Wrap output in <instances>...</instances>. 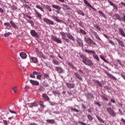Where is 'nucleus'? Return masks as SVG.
Here are the masks:
<instances>
[{"instance_id":"obj_1","label":"nucleus","mask_w":125,"mask_h":125,"mask_svg":"<svg viewBox=\"0 0 125 125\" xmlns=\"http://www.w3.org/2000/svg\"><path fill=\"white\" fill-rule=\"evenodd\" d=\"M80 58L81 59H83L82 62L87 66H93V62H91V61L89 60V59L86 58L85 55L82 54L80 55Z\"/></svg>"},{"instance_id":"obj_2","label":"nucleus","mask_w":125,"mask_h":125,"mask_svg":"<svg viewBox=\"0 0 125 125\" xmlns=\"http://www.w3.org/2000/svg\"><path fill=\"white\" fill-rule=\"evenodd\" d=\"M84 52H86V53H88V54H93L94 58H95L97 60V61H98V62H99V57H98V56H97V55L95 54V51L85 49L84 50Z\"/></svg>"},{"instance_id":"obj_3","label":"nucleus","mask_w":125,"mask_h":125,"mask_svg":"<svg viewBox=\"0 0 125 125\" xmlns=\"http://www.w3.org/2000/svg\"><path fill=\"white\" fill-rule=\"evenodd\" d=\"M106 111L108 112V114L112 117H116V112L114 111V109H112L111 107H107L106 108Z\"/></svg>"},{"instance_id":"obj_4","label":"nucleus","mask_w":125,"mask_h":125,"mask_svg":"<svg viewBox=\"0 0 125 125\" xmlns=\"http://www.w3.org/2000/svg\"><path fill=\"white\" fill-rule=\"evenodd\" d=\"M55 70L59 74H64V73H65L64 69H63V68H62L61 66H56L55 67Z\"/></svg>"},{"instance_id":"obj_5","label":"nucleus","mask_w":125,"mask_h":125,"mask_svg":"<svg viewBox=\"0 0 125 125\" xmlns=\"http://www.w3.org/2000/svg\"><path fill=\"white\" fill-rule=\"evenodd\" d=\"M43 21L48 25H54V22L53 21L46 18H43Z\"/></svg>"},{"instance_id":"obj_6","label":"nucleus","mask_w":125,"mask_h":125,"mask_svg":"<svg viewBox=\"0 0 125 125\" xmlns=\"http://www.w3.org/2000/svg\"><path fill=\"white\" fill-rule=\"evenodd\" d=\"M51 39L54 42H57L58 43H62V41L55 36H52L51 37Z\"/></svg>"},{"instance_id":"obj_7","label":"nucleus","mask_w":125,"mask_h":125,"mask_svg":"<svg viewBox=\"0 0 125 125\" xmlns=\"http://www.w3.org/2000/svg\"><path fill=\"white\" fill-rule=\"evenodd\" d=\"M76 42H77L78 46H80V47H83V40L79 38L76 40Z\"/></svg>"},{"instance_id":"obj_8","label":"nucleus","mask_w":125,"mask_h":125,"mask_svg":"<svg viewBox=\"0 0 125 125\" xmlns=\"http://www.w3.org/2000/svg\"><path fill=\"white\" fill-rule=\"evenodd\" d=\"M112 19L114 20H119V21H122V18L119 14H115V15L112 16Z\"/></svg>"},{"instance_id":"obj_9","label":"nucleus","mask_w":125,"mask_h":125,"mask_svg":"<svg viewBox=\"0 0 125 125\" xmlns=\"http://www.w3.org/2000/svg\"><path fill=\"white\" fill-rule=\"evenodd\" d=\"M84 40L86 43H88V44L91 45V42H92V39H91V38L85 37Z\"/></svg>"},{"instance_id":"obj_10","label":"nucleus","mask_w":125,"mask_h":125,"mask_svg":"<svg viewBox=\"0 0 125 125\" xmlns=\"http://www.w3.org/2000/svg\"><path fill=\"white\" fill-rule=\"evenodd\" d=\"M84 3L87 5V6H89V7H90L93 9V10H94V11H96V9H95L94 7H92L90 3H88V1L87 0H83Z\"/></svg>"},{"instance_id":"obj_11","label":"nucleus","mask_w":125,"mask_h":125,"mask_svg":"<svg viewBox=\"0 0 125 125\" xmlns=\"http://www.w3.org/2000/svg\"><path fill=\"white\" fill-rule=\"evenodd\" d=\"M30 34L32 37L34 38H39V34L36 32V31L32 30L30 31Z\"/></svg>"},{"instance_id":"obj_12","label":"nucleus","mask_w":125,"mask_h":125,"mask_svg":"<svg viewBox=\"0 0 125 125\" xmlns=\"http://www.w3.org/2000/svg\"><path fill=\"white\" fill-rule=\"evenodd\" d=\"M66 37L69 39V40H70L71 41H73V42H75V38L71 35L69 33H66Z\"/></svg>"},{"instance_id":"obj_13","label":"nucleus","mask_w":125,"mask_h":125,"mask_svg":"<svg viewBox=\"0 0 125 125\" xmlns=\"http://www.w3.org/2000/svg\"><path fill=\"white\" fill-rule=\"evenodd\" d=\"M29 81L31 84H33V85H40V83L37 81L30 80Z\"/></svg>"},{"instance_id":"obj_14","label":"nucleus","mask_w":125,"mask_h":125,"mask_svg":"<svg viewBox=\"0 0 125 125\" xmlns=\"http://www.w3.org/2000/svg\"><path fill=\"white\" fill-rule=\"evenodd\" d=\"M35 75H41V73L37 71H34L32 74H30V78H32V79H35L36 78Z\"/></svg>"},{"instance_id":"obj_15","label":"nucleus","mask_w":125,"mask_h":125,"mask_svg":"<svg viewBox=\"0 0 125 125\" xmlns=\"http://www.w3.org/2000/svg\"><path fill=\"white\" fill-rule=\"evenodd\" d=\"M118 31L119 32V34L122 36V37H124L125 38V31H124V30H123L122 28H119Z\"/></svg>"},{"instance_id":"obj_16","label":"nucleus","mask_w":125,"mask_h":125,"mask_svg":"<svg viewBox=\"0 0 125 125\" xmlns=\"http://www.w3.org/2000/svg\"><path fill=\"white\" fill-rule=\"evenodd\" d=\"M37 55L40 58H42L43 59H46V57H45V56H44V55H43V54H42V52H38Z\"/></svg>"},{"instance_id":"obj_17","label":"nucleus","mask_w":125,"mask_h":125,"mask_svg":"<svg viewBox=\"0 0 125 125\" xmlns=\"http://www.w3.org/2000/svg\"><path fill=\"white\" fill-rule=\"evenodd\" d=\"M115 40H116L118 43H119L120 45H121L122 47H125V44H124V42L123 41L117 38H115Z\"/></svg>"},{"instance_id":"obj_18","label":"nucleus","mask_w":125,"mask_h":125,"mask_svg":"<svg viewBox=\"0 0 125 125\" xmlns=\"http://www.w3.org/2000/svg\"><path fill=\"white\" fill-rule=\"evenodd\" d=\"M20 55L22 59H26L27 58V54L24 52L20 53Z\"/></svg>"},{"instance_id":"obj_19","label":"nucleus","mask_w":125,"mask_h":125,"mask_svg":"<svg viewBox=\"0 0 125 125\" xmlns=\"http://www.w3.org/2000/svg\"><path fill=\"white\" fill-rule=\"evenodd\" d=\"M35 17H37V18H40V19H42V14L40 13L39 12L37 11V10H35Z\"/></svg>"},{"instance_id":"obj_20","label":"nucleus","mask_w":125,"mask_h":125,"mask_svg":"<svg viewBox=\"0 0 125 125\" xmlns=\"http://www.w3.org/2000/svg\"><path fill=\"white\" fill-rule=\"evenodd\" d=\"M66 86L68 88H74V87H75V84L74 83H66Z\"/></svg>"},{"instance_id":"obj_21","label":"nucleus","mask_w":125,"mask_h":125,"mask_svg":"<svg viewBox=\"0 0 125 125\" xmlns=\"http://www.w3.org/2000/svg\"><path fill=\"white\" fill-rule=\"evenodd\" d=\"M74 76L77 78V79H78L79 81H83V78L81 77V75L79 74L78 73H74Z\"/></svg>"},{"instance_id":"obj_22","label":"nucleus","mask_w":125,"mask_h":125,"mask_svg":"<svg viewBox=\"0 0 125 125\" xmlns=\"http://www.w3.org/2000/svg\"><path fill=\"white\" fill-rule=\"evenodd\" d=\"M46 122H47L48 124H51V125H54V124H55V120L54 119H48L46 120Z\"/></svg>"},{"instance_id":"obj_23","label":"nucleus","mask_w":125,"mask_h":125,"mask_svg":"<svg viewBox=\"0 0 125 125\" xmlns=\"http://www.w3.org/2000/svg\"><path fill=\"white\" fill-rule=\"evenodd\" d=\"M42 97L47 101H49V97H48V96L46 95L45 93H43L42 94Z\"/></svg>"},{"instance_id":"obj_24","label":"nucleus","mask_w":125,"mask_h":125,"mask_svg":"<svg viewBox=\"0 0 125 125\" xmlns=\"http://www.w3.org/2000/svg\"><path fill=\"white\" fill-rule=\"evenodd\" d=\"M17 86H14L12 87V90H13L14 93H15V94H16V93H17V92H18V89H17Z\"/></svg>"},{"instance_id":"obj_25","label":"nucleus","mask_w":125,"mask_h":125,"mask_svg":"<svg viewBox=\"0 0 125 125\" xmlns=\"http://www.w3.org/2000/svg\"><path fill=\"white\" fill-rule=\"evenodd\" d=\"M52 18L54 19V20H55V21H56L59 23H62V22H63L62 20L58 19V18H57L56 16H53Z\"/></svg>"},{"instance_id":"obj_26","label":"nucleus","mask_w":125,"mask_h":125,"mask_svg":"<svg viewBox=\"0 0 125 125\" xmlns=\"http://www.w3.org/2000/svg\"><path fill=\"white\" fill-rule=\"evenodd\" d=\"M28 106L30 107V108H33V107H38V104H37L36 103H33L29 104Z\"/></svg>"},{"instance_id":"obj_27","label":"nucleus","mask_w":125,"mask_h":125,"mask_svg":"<svg viewBox=\"0 0 125 125\" xmlns=\"http://www.w3.org/2000/svg\"><path fill=\"white\" fill-rule=\"evenodd\" d=\"M87 99H91L93 97V95L91 93H88L86 94Z\"/></svg>"},{"instance_id":"obj_28","label":"nucleus","mask_w":125,"mask_h":125,"mask_svg":"<svg viewBox=\"0 0 125 125\" xmlns=\"http://www.w3.org/2000/svg\"><path fill=\"white\" fill-rule=\"evenodd\" d=\"M10 23L11 25L14 28V29H18V27H17V25H16V24L14 23L13 21H10Z\"/></svg>"},{"instance_id":"obj_29","label":"nucleus","mask_w":125,"mask_h":125,"mask_svg":"<svg viewBox=\"0 0 125 125\" xmlns=\"http://www.w3.org/2000/svg\"><path fill=\"white\" fill-rule=\"evenodd\" d=\"M52 6L53 8H55V9H57V10H60L61 9V7H60L59 5L53 4Z\"/></svg>"},{"instance_id":"obj_30","label":"nucleus","mask_w":125,"mask_h":125,"mask_svg":"<svg viewBox=\"0 0 125 125\" xmlns=\"http://www.w3.org/2000/svg\"><path fill=\"white\" fill-rule=\"evenodd\" d=\"M30 59L32 60L33 63H38V59H37V58L31 57Z\"/></svg>"},{"instance_id":"obj_31","label":"nucleus","mask_w":125,"mask_h":125,"mask_svg":"<svg viewBox=\"0 0 125 125\" xmlns=\"http://www.w3.org/2000/svg\"><path fill=\"white\" fill-rule=\"evenodd\" d=\"M107 76L110 79H112V80H114V81H117V78H116L113 75L109 73Z\"/></svg>"},{"instance_id":"obj_32","label":"nucleus","mask_w":125,"mask_h":125,"mask_svg":"<svg viewBox=\"0 0 125 125\" xmlns=\"http://www.w3.org/2000/svg\"><path fill=\"white\" fill-rule=\"evenodd\" d=\"M107 76L110 79H112V80H114V81H117V78H116L113 75L109 73Z\"/></svg>"},{"instance_id":"obj_33","label":"nucleus","mask_w":125,"mask_h":125,"mask_svg":"<svg viewBox=\"0 0 125 125\" xmlns=\"http://www.w3.org/2000/svg\"><path fill=\"white\" fill-rule=\"evenodd\" d=\"M94 82L95 83H96L98 86H102V84H101V83H100V82L98 80H94Z\"/></svg>"},{"instance_id":"obj_34","label":"nucleus","mask_w":125,"mask_h":125,"mask_svg":"<svg viewBox=\"0 0 125 125\" xmlns=\"http://www.w3.org/2000/svg\"><path fill=\"white\" fill-rule=\"evenodd\" d=\"M60 35H61L62 40H64L65 39L66 33H65V32H60Z\"/></svg>"},{"instance_id":"obj_35","label":"nucleus","mask_w":125,"mask_h":125,"mask_svg":"<svg viewBox=\"0 0 125 125\" xmlns=\"http://www.w3.org/2000/svg\"><path fill=\"white\" fill-rule=\"evenodd\" d=\"M98 13H99V14L101 15V16H102V17H104V18H106V15H105V14H104V13L102 12V11L99 10L98 11Z\"/></svg>"},{"instance_id":"obj_36","label":"nucleus","mask_w":125,"mask_h":125,"mask_svg":"<svg viewBox=\"0 0 125 125\" xmlns=\"http://www.w3.org/2000/svg\"><path fill=\"white\" fill-rule=\"evenodd\" d=\"M96 118L98 120V121H99V122H100V123H103V124H104V120H103V119H102L101 118H100V117H99L98 116H96Z\"/></svg>"},{"instance_id":"obj_37","label":"nucleus","mask_w":125,"mask_h":125,"mask_svg":"<svg viewBox=\"0 0 125 125\" xmlns=\"http://www.w3.org/2000/svg\"><path fill=\"white\" fill-rule=\"evenodd\" d=\"M87 117L89 121H90L91 122L93 120V118L91 115H90V114H88Z\"/></svg>"},{"instance_id":"obj_38","label":"nucleus","mask_w":125,"mask_h":125,"mask_svg":"<svg viewBox=\"0 0 125 125\" xmlns=\"http://www.w3.org/2000/svg\"><path fill=\"white\" fill-rule=\"evenodd\" d=\"M36 8H38V9H40V10H41V11H42L43 12L44 11L43 10V9H42V6H41L40 5H37Z\"/></svg>"},{"instance_id":"obj_39","label":"nucleus","mask_w":125,"mask_h":125,"mask_svg":"<svg viewBox=\"0 0 125 125\" xmlns=\"http://www.w3.org/2000/svg\"><path fill=\"white\" fill-rule=\"evenodd\" d=\"M12 33L10 32H7L6 33L4 34V37H5V38H6L7 37H9L10 36V35H11Z\"/></svg>"},{"instance_id":"obj_40","label":"nucleus","mask_w":125,"mask_h":125,"mask_svg":"<svg viewBox=\"0 0 125 125\" xmlns=\"http://www.w3.org/2000/svg\"><path fill=\"white\" fill-rule=\"evenodd\" d=\"M80 32L81 34H82V35H86V32L84 30H83L82 29H81L80 30Z\"/></svg>"},{"instance_id":"obj_41","label":"nucleus","mask_w":125,"mask_h":125,"mask_svg":"<svg viewBox=\"0 0 125 125\" xmlns=\"http://www.w3.org/2000/svg\"><path fill=\"white\" fill-rule=\"evenodd\" d=\"M100 58H101V59H102L103 61H104L105 63H108V61H107L106 59H105V58L102 55L100 56Z\"/></svg>"},{"instance_id":"obj_42","label":"nucleus","mask_w":125,"mask_h":125,"mask_svg":"<svg viewBox=\"0 0 125 125\" xmlns=\"http://www.w3.org/2000/svg\"><path fill=\"white\" fill-rule=\"evenodd\" d=\"M94 26L97 30H98V31H101V28H100L99 26H98L97 24H94Z\"/></svg>"},{"instance_id":"obj_43","label":"nucleus","mask_w":125,"mask_h":125,"mask_svg":"<svg viewBox=\"0 0 125 125\" xmlns=\"http://www.w3.org/2000/svg\"><path fill=\"white\" fill-rule=\"evenodd\" d=\"M53 62L55 65H59V62L56 60H53Z\"/></svg>"},{"instance_id":"obj_44","label":"nucleus","mask_w":125,"mask_h":125,"mask_svg":"<svg viewBox=\"0 0 125 125\" xmlns=\"http://www.w3.org/2000/svg\"><path fill=\"white\" fill-rule=\"evenodd\" d=\"M102 98H103L104 100H105V101H108V98H107V97L104 95L102 96Z\"/></svg>"},{"instance_id":"obj_45","label":"nucleus","mask_w":125,"mask_h":125,"mask_svg":"<svg viewBox=\"0 0 125 125\" xmlns=\"http://www.w3.org/2000/svg\"><path fill=\"white\" fill-rule=\"evenodd\" d=\"M78 14H80V15H82V16H84V13L82 11H78Z\"/></svg>"},{"instance_id":"obj_46","label":"nucleus","mask_w":125,"mask_h":125,"mask_svg":"<svg viewBox=\"0 0 125 125\" xmlns=\"http://www.w3.org/2000/svg\"><path fill=\"white\" fill-rule=\"evenodd\" d=\"M37 80H40V81L42 80V75L41 74H37Z\"/></svg>"},{"instance_id":"obj_47","label":"nucleus","mask_w":125,"mask_h":125,"mask_svg":"<svg viewBox=\"0 0 125 125\" xmlns=\"http://www.w3.org/2000/svg\"><path fill=\"white\" fill-rule=\"evenodd\" d=\"M39 90L41 92H43L44 91V88L42 86H41V87L39 88Z\"/></svg>"},{"instance_id":"obj_48","label":"nucleus","mask_w":125,"mask_h":125,"mask_svg":"<svg viewBox=\"0 0 125 125\" xmlns=\"http://www.w3.org/2000/svg\"><path fill=\"white\" fill-rule=\"evenodd\" d=\"M46 9H47V10L49 11L50 12H51V11H52L51 8H50L48 5H47L46 6Z\"/></svg>"},{"instance_id":"obj_49","label":"nucleus","mask_w":125,"mask_h":125,"mask_svg":"<svg viewBox=\"0 0 125 125\" xmlns=\"http://www.w3.org/2000/svg\"><path fill=\"white\" fill-rule=\"evenodd\" d=\"M4 26H6V27H10V23H9V22H5L4 23Z\"/></svg>"},{"instance_id":"obj_50","label":"nucleus","mask_w":125,"mask_h":125,"mask_svg":"<svg viewBox=\"0 0 125 125\" xmlns=\"http://www.w3.org/2000/svg\"><path fill=\"white\" fill-rule=\"evenodd\" d=\"M68 64L70 66V67H72V68H73V69H76V67H75V66H74V64L70 63V62H68Z\"/></svg>"},{"instance_id":"obj_51","label":"nucleus","mask_w":125,"mask_h":125,"mask_svg":"<svg viewBox=\"0 0 125 125\" xmlns=\"http://www.w3.org/2000/svg\"><path fill=\"white\" fill-rule=\"evenodd\" d=\"M109 42L112 45H115V42H114V41L112 40H109Z\"/></svg>"},{"instance_id":"obj_52","label":"nucleus","mask_w":125,"mask_h":125,"mask_svg":"<svg viewBox=\"0 0 125 125\" xmlns=\"http://www.w3.org/2000/svg\"><path fill=\"white\" fill-rule=\"evenodd\" d=\"M70 109L71 110V111H74L75 112H76L77 113H79V112H80V111L78 109H76L75 108H70Z\"/></svg>"},{"instance_id":"obj_53","label":"nucleus","mask_w":125,"mask_h":125,"mask_svg":"<svg viewBox=\"0 0 125 125\" xmlns=\"http://www.w3.org/2000/svg\"><path fill=\"white\" fill-rule=\"evenodd\" d=\"M108 3H109V4H110V5H111L112 6H113L115 5V4H114V3H113L112 1H111L109 0H108Z\"/></svg>"},{"instance_id":"obj_54","label":"nucleus","mask_w":125,"mask_h":125,"mask_svg":"<svg viewBox=\"0 0 125 125\" xmlns=\"http://www.w3.org/2000/svg\"><path fill=\"white\" fill-rule=\"evenodd\" d=\"M9 112H10V113H11V114H17V112H16V111L11 110L10 109L9 110Z\"/></svg>"},{"instance_id":"obj_55","label":"nucleus","mask_w":125,"mask_h":125,"mask_svg":"<svg viewBox=\"0 0 125 125\" xmlns=\"http://www.w3.org/2000/svg\"><path fill=\"white\" fill-rule=\"evenodd\" d=\"M28 22L31 24V25H34V21H32V20H30L28 21Z\"/></svg>"},{"instance_id":"obj_56","label":"nucleus","mask_w":125,"mask_h":125,"mask_svg":"<svg viewBox=\"0 0 125 125\" xmlns=\"http://www.w3.org/2000/svg\"><path fill=\"white\" fill-rule=\"evenodd\" d=\"M64 41L66 42H70V40L69 39L65 38V39H63Z\"/></svg>"},{"instance_id":"obj_57","label":"nucleus","mask_w":125,"mask_h":125,"mask_svg":"<svg viewBox=\"0 0 125 125\" xmlns=\"http://www.w3.org/2000/svg\"><path fill=\"white\" fill-rule=\"evenodd\" d=\"M92 44L93 45H96V43L93 41V40H92V42H91V45Z\"/></svg>"},{"instance_id":"obj_58","label":"nucleus","mask_w":125,"mask_h":125,"mask_svg":"<svg viewBox=\"0 0 125 125\" xmlns=\"http://www.w3.org/2000/svg\"><path fill=\"white\" fill-rule=\"evenodd\" d=\"M24 16H25V17H26V18H29V19H32V18L28 15H24Z\"/></svg>"},{"instance_id":"obj_59","label":"nucleus","mask_w":125,"mask_h":125,"mask_svg":"<svg viewBox=\"0 0 125 125\" xmlns=\"http://www.w3.org/2000/svg\"><path fill=\"white\" fill-rule=\"evenodd\" d=\"M95 38L97 39V40H99V41H101V39L100 38V37H99V36H98V35L95 36Z\"/></svg>"},{"instance_id":"obj_60","label":"nucleus","mask_w":125,"mask_h":125,"mask_svg":"<svg viewBox=\"0 0 125 125\" xmlns=\"http://www.w3.org/2000/svg\"><path fill=\"white\" fill-rule=\"evenodd\" d=\"M44 78H49V76L47 74H44Z\"/></svg>"},{"instance_id":"obj_61","label":"nucleus","mask_w":125,"mask_h":125,"mask_svg":"<svg viewBox=\"0 0 125 125\" xmlns=\"http://www.w3.org/2000/svg\"><path fill=\"white\" fill-rule=\"evenodd\" d=\"M50 104H51V106H54L55 105H56V104L54 102H51V103H50Z\"/></svg>"},{"instance_id":"obj_62","label":"nucleus","mask_w":125,"mask_h":125,"mask_svg":"<svg viewBox=\"0 0 125 125\" xmlns=\"http://www.w3.org/2000/svg\"><path fill=\"white\" fill-rule=\"evenodd\" d=\"M3 123L4 125H7V121H6V120H4L3 121Z\"/></svg>"},{"instance_id":"obj_63","label":"nucleus","mask_w":125,"mask_h":125,"mask_svg":"<svg viewBox=\"0 0 125 125\" xmlns=\"http://www.w3.org/2000/svg\"><path fill=\"white\" fill-rule=\"evenodd\" d=\"M80 124H81V125H86V124H85V123H83V122H81Z\"/></svg>"},{"instance_id":"obj_64","label":"nucleus","mask_w":125,"mask_h":125,"mask_svg":"<svg viewBox=\"0 0 125 125\" xmlns=\"http://www.w3.org/2000/svg\"><path fill=\"white\" fill-rule=\"evenodd\" d=\"M30 125H38L37 124L33 123H30Z\"/></svg>"}]
</instances>
